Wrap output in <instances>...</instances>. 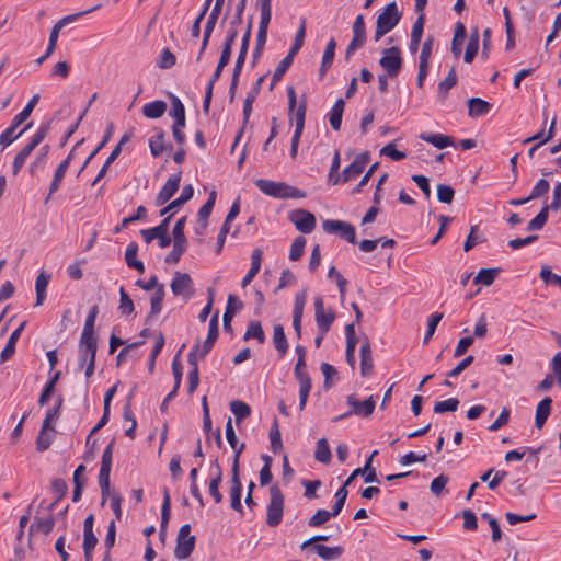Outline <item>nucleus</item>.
<instances>
[{
	"label": "nucleus",
	"instance_id": "f257e3e1",
	"mask_svg": "<svg viewBox=\"0 0 561 561\" xmlns=\"http://www.w3.org/2000/svg\"><path fill=\"white\" fill-rule=\"evenodd\" d=\"M255 186L265 195L274 198H305L306 193L285 182H275L267 179H257Z\"/></svg>",
	"mask_w": 561,
	"mask_h": 561
},
{
	"label": "nucleus",
	"instance_id": "f03ea898",
	"mask_svg": "<svg viewBox=\"0 0 561 561\" xmlns=\"http://www.w3.org/2000/svg\"><path fill=\"white\" fill-rule=\"evenodd\" d=\"M255 186L265 195L274 198H305L306 193L285 182H275L267 179H257Z\"/></svg>",
	"mask_w": 561,
	"mask_h": 561
},
{
	"label": "nucleus",
	"instance_id": "7ed1b4c3",
	"mask_svg": "<svg viewBox=\"0 0 561 561\" xmlns=\"http://www.w3.org/2000/svg\"><path fill=\"white\" fill-rule=\"evenodd\" d=\"M401 13L398 10L396 1L388 3L378 14L374 39L380 41L387 33L392 31L400 22Z\"/></svg>",
	"mask_w": 561,
	"mask_h": 561
},
{
	"label": "nucleus",
	"instance_id": "20e7f679",
	"mask_svg": "<svg viewBox=\"0 0 561 561\" xmlns=\"http://www.w3.org/2000/svg\"><path fill=\"white\" fill-rule=\"evenodd\" d=\"M285 499L278 485L270 488V502L266 512V524L270 527H277L283 519Z\"/></svg>",
	"mask_w": 561,
	"mask_h": 561
},
{
	"label": "nucleus",
	"instance_id": "39448f33",
	"mask_svg": "<svg viewBox=\"0 0 561 561\" xmlns=\"http://www.w3.org/2000/svg\"><path fill=\"white\" fill-rule=\"evenodd\" d=\"M186 224V216L181 217L174 225L172 234L174 238L173 247L170 253L165 256L164 262L170 264H176L182 254L186 251L187 240L184 234V228Z\"/></svg>",
	"mask_w": 561,
	"mask_h": 561
},
{
	"label": "nucleus",
	"instance_id": "423d86ee",
	"mask_svg": "<svg viewBox=\"0 0 561 561\" xmlns=\"http://www.w3.org/2000/svg\"><path fill=\"white\" fill-rule=\"evenodd\" d=\"M191 525H182L174 548V556L179 560L187 559L195 548V536H191Z\"/></svg>",
	"mask_w": 561,
	"mask_h": 561
},
{
	"label": "nucleus",
	"instance_id": "0eeeda50",
	"mask_svg": "<svg viewBox=\"0 0 561 561\" xmlns=\"http://www.w3.org/2000/svg\"><path fill=\"white\" fill-rule=\"evenodd\" d=\"M294 375L299 382V410L302 411L306 407L310 390L311 379L306 371V360L298 358L294 368Z\"/></svg>",
	"mask_w": 561,
	"mask_h": 561
},
{
	"label": "nucleus",
	"instance_id": "6e6552de",
	"mask_svg": "<svg viewBox=\"0 0 561 561\" xmlns=\"http://www.w3.org/2000/svg\"><path fill=\"white\" fill-rule=\"evenodd\" d=\"M352 34L353 37L348 43L345 50V58L350 59V57L359 48H362L367 39L366 36V25L363 14H358L352 25Z\"/></svg>",
	"mask_w": 561,
	"mask_h": 561
},
{
	"label": "nucleus",
	"instance_id": "1a4fd4ad",
	"mask_svg": "<svg viewBox=\"0 0 561 561\" xmlns=\"http://www.w3.org/2000/svg\"><path fill=\"white\" fill-rule=\"evenodd\" d=\"M379 65L390 78L398 76L402 68L400 48L397 46L385 48L382 50V56L379 59Z\"/></svg>",
	"mask_w": 561,
	"mask_h": 561
},
{
	"label": "nucleus",
	"instance_id": "9d476101",
	"mask_svg": "<svg viewBox=\"0 0 561 561\" xmlns=\"http://www.w3.org/2000/svg\"><path fill=\"white\" fill-rule=\"evenodd\" d=\"M322 228L327 233L337 234L352 244L357 243L355 227L350 222L328 219L323 221Z\"/></svg>",
	"mask_w": 561,
	"mask_h": 561
},
{
	"label": "nucleus",
	"instance_id": "9b49d317",
	"mask_svg": "<svg viewBox=\"0 0 561 561\" xmlns=\"http://www.w3.org/2000/svg\"><path fill=\"white\" fill-rule=\"evenodd\" d=\"M171 217L172 214L167 216L158 226L141 230L145 242L150 243L153 239H158L160 248H168L171 244V238L168 236Z\"/></svg>",
	"mask_w": 561,
	"mask_h": 561
},
{
	"label": "nucleus",
	"instance_id": "f8f14e48",
	"mask_svg": "<svg viewBox=\"0 0 561 561\" xmlns=\"http://www.w3.org/2000/svg\"><path fill=\"white\" fill-rule=\"evenodd\" d=\"M314 317L319 331L327 334L335 320V313L331 308L324 309V301L321 296L314 298Z\"/></svg>",
	"mask_w": 561,
	"mask_h": 561
},
{
	"label": "nucleus",
	"instance_id": "ddd939ff",
	"mask_svg": "<svg viewBox=\"0 0 561 561\" xmlns=\"http://www.w3.org/2000/svg\"><path fill=\"white\" fill-rule=\"evenodd\" d=\"M170 288L174 296L188 300L194 294L193 279L187 273L175 272Z\"/></svg>",
	"mask_w": 561,
	"mask_h": 561
},
{
	"label": "nucleus",
	"instance_id": "4468645a",
	"mask_svg": "<svg viewBox=\"0 0 561 561\" xmlns=\"http://www.w3.org/2000/svg\"><path fill=\"white\" fill-rule=\"evenodd\" d=\"M296 229L302 233H310L316 227V217L308 210L295 209L288 216Z\"/></svg>",
	"mask_w": 561,
	"mask_h": 561
},
{
	"label": "nucleus",
	"instance_id": "2eb2a0df",
	"mask_svg": "<svg viewBox=\"0 0 561 561\" xmlns=\"http://www.w3.org/2000/svg\"><path fill=\"white\" fill-rule=\"evenodd\" d=\"M241 491L242 484L240 480V469H237V463H234V466H231L230 505L231 508L238 513H243V506L241 503Z\"/></svg>",
	"mask_w": 561,
	"mask_h": 561
},
{
	"label": "nucleus",
	"instance_id": "dca6fc26",
	"mask_svg": "<svg viewBox=\"0 0 561 561\" xmlns=\"http://www.w3.org/2000/svg\"><path fill=\"white\" fill-rule=\"evenodd\" d=\"M346 402L352 408V413L362 417L370 416L376 407V401L373 396L360 402L355 394H350L346 397Z\"/></svg>",
	"mask_w": 561,
	"mask_h": 561
},
{
	"label": "nucleus",
	"instance_id": "f3484780",
	"mask_svg": "<svg viewBox=\"0 0 561 561\" xmlns=\"http://www.w3.org/2000/svg\"><path fill=\"white\" fill-rule=\"evenodd\" d=\"M370 160L369 152L365 151L355 157L353 162L342 171V183L348 182L351 179L358 176Z\"/></svg>",
	"mask_w": 561,
	"mask_h": 561
},
{
	"label": "nucleus",
	"instance_id": "a211bd4d",
	"mask_svg": "<svg viewBox=\"0 0 561 561\" xmlns=\"http://www.w3.org/2000/svg\"><path fill=\"white\" fill-rule=\"evenodd\" d=\"M181 182V173L172 174L156 196V205H164L178 192Z\"/></svg>",
	"mask_w": 561,
	"mask_h": 561
},
{
	"label": "nucleus",
	"instance_id": "6ab92c4d",
	"mask_svg": "<svg viewBox=\"0 0 561 561\" xmlns=\"http://www.w3.org/2000/svg\"><path fill=\"white\" fill-rule=\"evenodd\" d=\"M98 350L96 339L80 337L79 342V367H84L89 362H95Z\"/></svg>",
	"mask_w": 561,
	"mask_h": 561
},
{
	"label": "nucleus",
	"instance_id": "aec40b11",
	"mask_svg": "<svg viewBox=\"0 0 561 561\" xmlns=\"http://www.w3.org/2000/svg\"><path fill=\"white\" fill-rule=\"evenodd\" d=\"M199 350V342H197L190 353L187 354V363L191 367V370L188 371L187 379H188V393L192 394L199 382V376H198V365H197V351Z\"/></svg>",
	"mask_w": 561,
	"mask_h": 561
},
{
	"label": "nucleus",
	"instance_id": "412c9836",
	"mask_svg": "<svg viewBox=\"0 0 561 561\" xmlns=\"http://www.w3.org/2000/svg\"><path fill=\"white\" fill-rule=\"evenodd\" d=\"M99 8H101V4H98L95 7H92L85 11H82V12H78V13H75V14H70V15H67V16H64L62 19H60L51 28L50 31V34H49V43H55L57 45V41H58V36H59V32L60 30L66 26L67 24L71 23V22H75L76 20H78L79 18L88 14V13H91L95 10H98Z\"/></svg>",
	"mask_w": 561,
	"mask_h": 561
},
{
	"label": "nucleus",
	"instance_id": "4be33fe9",
	"mask_svg": "<svg viewBox=\"0 0 561 561\" xmlns=\"http://www.w3.org/2000/svg\"><path fill=\"white\" fill-rule=\"evenodd\" d=\"M225 431H226V438H227L230 447L234 451V456L232 459V466H234V463H237V469H240V456L245 448V444L244 443H242L240 445L238 444V438H237L236 432L232 426L231 417H229L228 421L226 422Z\"/></svg>",
	"mask_w": 561,
	"mask_h": 561
},
{
	"label": "nucleus",
	"instance_id": "5701e85b",
	"mask_svg": "<svg viewBox=\"0 0 561 561\" xmlns=\"http://www.w3.org/2000/svg\"><path fill=\"white\" fill-rule=\"evenodd\" d=\"M72 157H73V152L70 151V153L67 156V158L61 161L59 163V165L57 167L56 171H55V174H54V178H53V181L50 183V186H49V192H48V196L46 198V202L50 198V196L56 193L59 187H60V184L65 178V174L70 165V162L72 160Z\"/></svg>",
	"mask_w": 561,
	"mask_h": 561
},
{
	"label": "nucleus",
	"instance_id": "b1692460",
	"mask_svg": "<svg viewBox=\"0 0 561 561\" xmlns=\"http://www.w3.org/2000/svg\"><path fill=\"white\" fill-rule=\"evenodd\" d=\"M26 325V321H23L10 335L4 348L0 354V362L5 363L9 360L15 353V345L18 340L20 339L24 328Z\"/></svg>",
	"mask_w": 561,
	"mask_h": 561
},
{
	"label": "nucleus",
	"instance_id": "393cba45",
	"mask_svg": "<svg viewBox=\"0 0 561 561\" xmlns=\"http://www.w3.org/2000/svg\"><path fill=\"white\" fill-rule=\"evenodd\" d=\"M359 354H360V374L363 377L369 376L373 371L374 363H373L370 343H369L368 339H365V341L362 343L360 348H359Z\"/></svg>",
	"mask_w": 561,
	"mask_h": 561
},
{
	"label": "nucleus",
	"instance_id": "a878e982",
	"mask_svg": "<svg viewBox=\"0 0 561 561\" xmlns=\"http://www.w3.org/2000/svg\"><path fill=\"white\" fill-rule=\"evenodd\" d=\"M262 255H263V252L259 248H256L252 251L251 267L249 268L248 273L245 274V276L243 277V279L241 282V286L243 288L247 287L260 272L261 264H262Z\"/></svg>",
	"mask_w": 561,
	"mask_h": 561
},
{
	"label": "nucleus",
	"instance_id": "bb28decb",
	"mask_svg": "<svg viewBox=\"0 0 561 561\" xmlns=\"http://www.w3.org/2000/svg\"><path fill=\"white\" fill-rule=\"evenodd\" d=\"M552 399L549 397L543 398L536 408L535 414V426L537 428H542L547 419L551 413Z\"/></svg>",
	"mask_w": 561,
	"mask_h": 561
},
{
	"label": "nucleus",
	"instance_id": "cd10ccee",
	"mask_svg": "<svg viewBox=\"0 0 561 561\" xmlns=\"http://www.w3.org/2000/svg\"><path fill=\"white\" fill-rule=\"evenodd\" d=\"M420 138L431 145H433L437 149H444L449 146H454L455 139L451 136L443 135V134H427L422 133Z\"/></svg>",
	"mask_w": 561,
	"mask_h": 561
},
{
	"label": "nucleus",
	"instance_id": "c85d7f7f",
	"mask_svg": "<svg viewBox=\"0 0 561 561\" xmlns=\"http://www.w3.org/2000/svg\"><path fill=\"white\" fill-rule=\"evenodd\" d=\"M335 47L336 42L334 38H331L327 43L325 49L322 55V61L319 69L320 78H323L331 68L335 55Z\"/></svg>",
	"mask_w": 561,
	"mask_h": 561
},
{
	"label": "nucleus",
	"instance_id": "c756f323",
	"mask_svg": "<svg viewBox=\"0 0 561 561\" xmlns=\"http://www.w3.org/2000/svg\"><path fill=\"white\" fill-rule=\"evenodd\" d=\"M492 105L480 99V98H471L468 100V115L470 117H479L485 115L490 112Z\"/></svg>",
	"mask_w": 561,
	"mask_h": 561
},
{
	"label": "nucleus",
	"instance_id": "7c9ffc66",
	"mask_svg": "<svg viewBox=\"0 0 561 561\" xmlns=\"http://www.w3.org/2000/svg\"><path fill=\"white\" fill-rule=\"evenodd\" d=\"M19 126L20 125H14V122L12 121L11 125L4 131L1 133L0 145L3 149L9 147L14 140L20 138L27 129H30L32 127V122L28 123L19 134L15 135V129Z\"/></svg>",
	"mask_w": 561,
	"mask_h": 561
},
{
	"label": "nucleus",
	"instance_id": "2f4dec72",
	"mask_svg": "<svg viewBox=\"0 0 561 561\" xmlns=\"http://www.w3.org/2000/svg\"><path fill=\"white\" fill-rule=\"evenodd\" d=\"M142 114L147 118L157 119L160 118L167 111V103L161 100L146 103L142 106Z\"/></svg>",
	"mask_w": 561,
	"mask_h": 561
},
{
	"label": "nucleus",
	"instance_id": "473e14b6",
	"mask_svg": "<svg viewBox=\"0 0 561 561\" xmlns=\"http://www.w3.org/2000/svg\"><path fill=\"white\" fill-rule=\"evenodd\" d=\"M313 550L324 561L336 560L342 556V553L344 551V549L341 546L327 547L324 545H319V543L313 546Z\"/></svg>",
	"mask_w": 561,
	"mask_h": 561
},
{
	"label": "nucleus",
	"instance_id": "72a5a7b5",
	"mask_svg": "<svg viewBox=\"0 0 561 561\" xmlns=\"http://www.w3.org/2000/svg\"><path fill=\"white\" fill-rule=\"evenodd\" d=\"M138 244L130 242L125 251V261L128 267L137 270L139 273L145 272V265L141 261L137 260Z\"/></svg>",
	"mask_w": 561,
	"mask_h": 561
},
{
	"label": "nucleus",
	"instance_id": "f704fd0d",
	"mask_svg": "<svg viewBox=\"0 0 561 561\" xmlns=\"http://www.w3.org/2000/svg\"><path fill=\"white\" fill-rule=\"evenodd\" d=\"M164 296V285H160L150 298V312L147 317V321L161 312Z\"/></svg>",
	"mask_w": 561,
	"mask_h": 561
},
{
	"label": "nucleus",
	"instance_id": "c9c22d12",
	"mask_svg": "<svg viewBox=\"0 0 561 561\" xmlns=\"http://www.w3.org/2000/svg\"><path fill=\"white\" fill-rule=\"evenodd\" d=\"M170 514H171V499H170V492L165 488L163 490V502H162V506H161V525H160V537L161 538L164 537V535L167 533Z\"/></svg>",
	"mask_w": 561,
	"mask_h": 561
},
{
	"label": "nucleus",
	"instance_id": "e433bc0d",
	"mask_svg": "<svg viewBox=\"0 0 561 561\" xmlns=\"http://www.w3.org/2000/svg\"><path fill=\"white\" fill-rule=\"evenodd\" d=\"M55 526V518L51 514L46 517H35L30 527V533L38 531L48 535Z\"/></svg>",
	"mask_w": 561,
	"mask_h": 561
},
{
	"label": "nucleus",
	"instance_id": "4c0bfd02",
	"mask_svg": "<svg viewBox=\"0 0 561 561\" xmlns=\"http://www.w3.org/2000/svg\"><path fill=\"white\" fill-rule=\"evenodd\" d=\"M344 107H345L344 100L339 99V100H336V102L334 103V105L332 106V108L329 113V122H330L331 127L334 130H340V128H341Z\"/></svg>",
	"mask_w": 561,
	"mask_h": 561
},
{
	"label": "nucleus",
	"instance_id": "58836bf2",
	"mask_svg": "<svg viewBox=\"0 0 561 561\" xmlns=\"http://www.w3.org/2000/svg\"><path fill=\"white\" fill-rule=\"evenodd\" d=\"M273 343L280 356H284L288 350V342L282 324H275L273 328Z\"/></svg>",
	"mask_w": 561,
	"mask_h": 561
},
{
	"label": "nucleus",
	"instance_id": "ea45409f",
	"mask_svg": "<svg viewBox=\"0 0 561 561\" xmlns=\"http://www.w3.org/2000/svg\"><path fill=\"white\" fill-rule=\"evenodd\" d=\"M169 115L174 118L173 125H185V107L175 95H171V110Z\"/></svg>",
	"mask_w": 561,
	"mask_h": 561
},
{
	"label": "nucleus",
	"instance_id": "a19ab883",
	"mask_svg": "<svg viewBox=\"0 0 561 561\" xmlns=\"http://www.w3.org/2000/svg\"><path fill=\"white\" fill-rule=\"evenodd\" d=\"M479 31L478 28H474L471 31L469 36V42L467 44V48L465 51L463 60L467 64H470L473 61L478 50H479Z\"/></svg>",
	"mask_w": 561,
	"mask_h": 561
},
{
	"label": "nucleus",
	"instance_id": "79ce46f5",
	"mask_svg": "<svg viewBox=\"0 0 561 561\" xmlns=\"http://www.w3.org/2000/svg\"><path fill=\"white\" fill-rule=\"evenodd\" d=\"M50 280V275L45 272H41L35 282V290H36V306H42L46 298V288Z\"/></svg>",
	"mask_w": 561,
	"mask_h": 561
},
{
	"label": "nucleus",
	"instance_id": "37998d69",
	"mask_svg": "<svg viewBox=\"0 0 561 561\" xmlns=\"http://www.w3.org/2000/svg\"><path fill=\"white\" fill-rule=\"evenodd\" d=\"M230 410L236 417V423L239 424L243 420L248 419L251 414V408L243 401L233 400L230 402Z\"/></svg>",
	"mask_w": 561,
	"mask_h": 561
},
{
	"label": "nucleus",
	"instance_id": "c03bdc74",
	"mask_svg": "<svg viewBox=\"0 0 561 561\" xmlns=\"http://www.w3.org/2000/svg\"><path fill=\"white\" fill-rule=\"evenodd\" d=\"M466 37V27L461 22H458L455 27L454 38L451 42V53L455 57H459L461 54V46Z\"/></svg>",
	"mask_w": 561,
	"mask_h": 561
},
{
	"label": "nucleus",
	"instance_id": "a18cd8bd",
	"mask_svg": "<svg viewBox=\"0 0 561 561\" xmlns=\"http://www.w3.org/2000/svg\"><path fill=\"white\" fill-rule=\"evenodd\" d=\"M98 313H99V307L98 306H93L88 316H87V319H85V322H84V327H83V331L81 333V337L83 339H96L94 336V323H95V319L98 317Z\"/></svg>",
	"mask_w": 561,
	"mask_h": 561
},
{
	"label": "nucleus",
	"instance_id": "49530a36",
	"mask_svg": "<svg viewBox=\"0 0 561 561\" xmlns=\"http://www.w3.org/2000/svg\"><path fill=\"white\" fill-rule=\"evenodd\" d=\"M314 458L321 463H329L331 461L332 454L327 438H320L317 442Z\"/></svg>",
	"mask_w": 561,
	"mask_h": 561
},
{
	"label": "nucleus",
	"instance_id": "de8ad7c7",
	"mask_svg": "<svg viewBox=\"0 0 561 561\" xmlns=\"http://www.w3.org/2000/svg\"><path fill=\"white\" fill-rule=\"evenodd\" d=\"M250 339H255L260 344L265 342V333L259 321H251L248 325V329L243 335V340L248 341Z\"/></svg>",
	"mask_w": 561,
	"mask_h": 561
},
{
	"label": "nucleus",
	"instance_id": "09e8293b",
	"mask_svg": "<svg viewBox=\"0 0 561 561\" xmlns=\"http://www.w3.org/2000/svg\"><path fill=\"white\" fill-rule=\"evenodd\" d=\"M457 75L454 68L450 69L446 78L438 84V96L445 100L449 90L457 84Z\"/></svg>",
	"mask_w": 561,
	"mask_h": 561
},
{
	"label": "nucleus",
	"instance_id": "8fccbe9b",
	"mask_svg": "<svg viewBox=\"0 0 561 561\" xmlns=\"http://www.w3.org/2000/svg\"><path fill=\"white\" fill-rule=\"evenodd\" d=\"M500 273V268H481L476 275L473 283L490 286Z\"/></svg>",
	"mask_w": 561,
	"mask_h": 561
},
{
	"label": "nucleus",
	"instance_id": "3c124183",
	"mask_svg": "<svg viewBox=\"0 0 561 561\" xmlns=\"http://www.w3.org/2000/svg\"><path fill=\"white\" fill-rule=\"evenodd\" d=\"M39 101V95L38 94H35L31 98V100L27 102V104L25 105V107L14 116V118L12 119L14 122V125H21L22 123H24L32 114L33 110L35 108V106L37 105Z\"/></svg>",
	"mask_w": 561,
	"mask_h": 561
},
{
	"label": "nucleus",
	"instance_id": "603ef678",
	"mask_svg": "<svg viewBox=\"0 0 561 561\" xmlns=\"http://www.w3.org/2000/svg\"><path fill=\"white\" fill-rule=\"evenodd\" d=\"M215 466L218 468V474L211 478L209 482V494L214 499V501L218 504L222 501V494L219 491V485L221 483L222 472L218 461H215Z\"/></svg>",
	"mask_w": 561,
	"mask_h": 561
},
{
	"label": "nucleus",
	"instance_id": "864d4df0",
	"mask_svg": "<svg viewBox=\"0 0 561 561\" xmlns=\"http://www.w3.org/2000/svg\"><path fill=\"white\" fill-rule=\"evenodd\" d=\"M61 404L62 398L59 397L56 402V405L46 412L45 419L42 424L44 426V430H51V432H55V428L53 427V422H55L60 416Z\"/></svg>",
	"mask_w": 561,
	"mask_h": 561
},
{
	"label": "nucleus",
	"instance_id": "5fc2aeb1",
	"mask_svg": "<svg viewBox=\"0 0 561 561\" xmlns=\"http://www.w3.org/2000/svg\"><path fill=\"white\" fill-rule=\"evenodd\" d=\"M216 202V192L211 191L208 195L206 203L199 208L197 213V220L203 221V225L208 222V218L213 211Z\"/></svg>",
	"mask_w": 561,
	"mask_h": 561
},
{
	"label": "nucleus",
	"instance_id": "6e6d98bb",
	"mask_svg": "<svg viewBox=\"0 0 561 561\" xmlns=\"http://www.w3.org/2000/svg\"><path fill=\"white\" fill-rule=\"evenodd\" d=\"M111 470L100 469L99 472V485L101 489V504L104 505L108 495H110V486H111Z\"/></svg>",
	"mask_w": 561,
	"mask_h": 561
},
{
	"label": "nucleus",
	"instance_id": "4d7b16f0",
	"mask_svg": "<svg viewBox=\"0 0 561 561\" xmlns=\"http://www.w3.org/2000/svg\"><path fill=\"white\" fill-rule=\"evenodd\" d=\"M306 112H307V103L306 101H302L296 112H295V130L294 135H302L304 127H305V119H306Z\"/></svg>",
	"mask_w": 561,
	"mask_h": 561
},
{
	"label": "nucleus",
	"instance_id": "13d9d810",
	"mask_svg": "<svg viewBox=\"0 0 561 561\" xmlns=\"http://www.w3.org/2000/svg\"><path fill=\"white\" fill-rule=\"evenodd\" d=\"M165 134L160 130V133L149 139V148L150 152L153 157H159L165 149L164 142Z\"/></svg>",
	"mask_w": 561,
	"mask_h": 561
},
{
	"label": "nucleus",
	"instance_id": "bf43d9fd",
	"mask_svg": "<svg viewBox=\"0 0 561 561\" xmlns=\"http://www.w3.org/2000/svg\"><path fill=\"white\" fill-rule=\"evenodd\" d=\"M549 207H542L541 210L537 214L535 218H533L528 225L527 230L529 231H538L542 229L548 220Z\"/></svg>",
	"mask_w": 561,
	"mask_h": 561
},
{
	"label": "nucleus",
	"instance_id": "052dcab7",
	"mask_svg": "<svg viewBox=\"0 0 561 561\" xmlns=\"http://www.w3.org/2000/svg\"><path fill=\"white\" fill-rule=\"evenodd\" d=\"M49 432H51V430H44V426L42 425L36 439V448L38 451H45L50 447L54 440V435Z\"/></svg>",
	"mask_w": 561,
	"mask_h": 561
},
{
	"label": "nucleus",
	"instance_id": "680f3d73",
	"mask_svg": "<svg viewBox=\"0 0 561 561\" xmlns=\"http://www.w3.org/2000/svg\"><path fill=\"white\" fill-rule=\"evenodd\" d=\"M459 407V400L457 398H449L444 401H438L434 404V412L442 414L445 412H455Z\"/></svg>",
	"mask_w": 561,
	"mask_h": 561
},
{
	"label": "nucleus",
	"instance_id": "e2e57ef3",
	"mask_svg": "<svg viewBox=\"0 0 561 561\" xmlns=\"http://www.w3.org/2000/svg\"><path fill=\"white\" fill-rule=\"evenodd\" d=\"M118 309L121 310L122 314H125V316H129L135 310L134 301L131 300V298L129 297V295L123 287H121V289H119V307H118Z\"/></svg>",
	"mask_w": 561,
	"mask_h": 561
},
{
	"label": "nucleus",
	"instance_id": "0e129e2a",
	"mask_svg": "<svg viewBox=\"0 0 561 561\" xmlns=\"http://www.w3.org/2000/svg\"><path fill=\"white\" fill-rule=\"evenodd\" d=\"M293 64V60L287 58V57H284L279 64L277 65L276 69L274 70V73L272 76V80H271V89H273V87L278 82L280 81V79L283 78V76L286 73V71L288 70V68L291 66Z\"/></svg>",
	"mask_w": 561,
	"mask_h": 561
},
{
	"label": "nucleus",
	"instance_id": "69168bd1",
	"mask_svg": "<svg viewBox=\"0 0 561 561\" xmlns=\"http://www.w3.org/2000/svg\"><path fill=\"white\" fill-rule=\"evenodd\" d=\"M242 307H243V305L238 299V297L230 294L227 299L226 310H225L222 318L226 319L228 317L229 320H232L236 312L239 311L240 309H242Z\"/></svg>",
	"mask_w": 561,
	"mask_h": 561
},
{
	"label": "nucleus",
	"instance_id": "338daca9",
	"mask_svg": "<svg viewBox=\"0 0 561 561\" xmlns=\"http://www.w3.org/2000/svg\"><path fill=\"white\" fill-rule=\"evenodd\" d=\"M48 152H49V146L48 145H45V146H43L41 148V150L36 154V158L34 159V161L30 165L31 174H35L38 170L44 168V164H45L46 157H47Z\"/></svg>",
	"mask_w": 561,
	"mask_h": 561
},
{
	"label": "nucleus",
	"instance_id": "774afa93",
	"mask_svg": "<svg viewBox=\"0 0 561 561\" xmlns=\"http://www.w3.org/2000/svg\"><path fill=\"white\" fill-rule=\"evenodd\" d=\"M306 247V239L301 236L297 237L294 242L291 243L290 251H289V259L291 261H298L305 251Z\"/></svg>",
	"mask_w": 561,
	"mask_h": 561
}]
</instances>
